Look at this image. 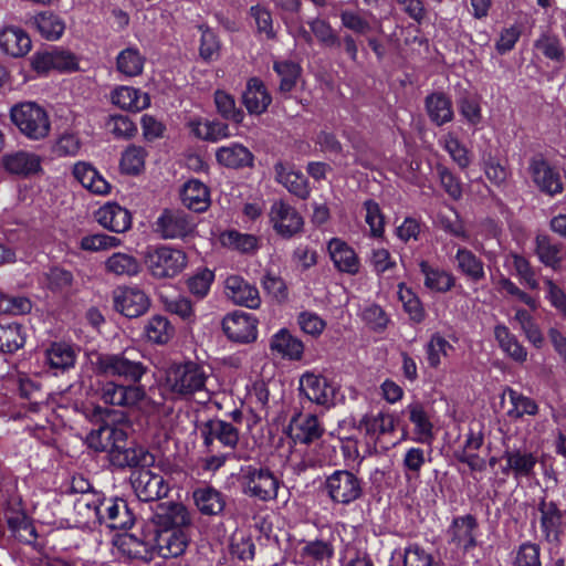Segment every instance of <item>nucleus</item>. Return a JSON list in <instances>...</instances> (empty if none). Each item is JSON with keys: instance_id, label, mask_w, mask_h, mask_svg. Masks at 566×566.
<instances>
[{"instance_id": "obj_1", "label": "nucleus", "mask_w": 566, "mask_h": 566, "mask_svg": "<svg viewBox=\"0 0 566 566\" xmlns=\"http://www.w3.org/2000/svg\"><path fill=\"white\" fill-rule=\"evenodd\" d=\"M139 357L140 354L135 348L96 355L92 364L97 375L130 382L129 385L105 382L99 389V398L104 403L133 409L140 407L147 399L146 389L139 382L149 368Z\"/></svg>"}, {"instance_id": "obj_2", "label": "nucleus", "mask_w": 566, "mask_h": 566, "mask_svg": "<svg viewBox=\"0 0 566 566\" xmlns=\"http://www.w3.org/2000/svg\"><path fill=\"white\" fill-rule=\"evenodd\" d=\"M130 431L128 421L104 423L87 436L88 447L98 452H107L112 461L119 467L149 465L154 459L143 448H127Z\"/></svg>"}, {"instance_id": "obj_3", "label": "nucleus", "mask_w": 566, "mask_h": 566, "mask_svg": "<svg viewBox=\"0 0 566 566\" xmlns=\"http://www.w3.org/2000/svg\"><path fill=\"white\" fill-rule=\"evenodd\" d=\"M210 374L205 366L186 361L172 364L165 374L164 387L174 397L181 399L195 398L205 403L211 399L212 391L208 388Z\"/></svg>"}, {"instance_id": "obj_4", "label": "nucleus", "mask_w": 566, "mask_h": 566, "mask_svg": "<svg viewBox=\"0 0 566 566\" xmlns=\"http://www.w3.org/2000/svg\"><path fill=\"white\" fill-rule=\"evenodd\" d=\"M0 505L11 535L22 544H35L38 533L18 491V479H9L1 485Z\"/></svg>"}, {"instance_id": "obj_5", "label": "nucleus", "mask_w": 566, "mask_h": 566, "mask_svg": "<svg viewBox=\"0 0 566 566\" xmlns=\"http://www.w3.org/2000/svg\"><path fill=\"white\" fill-rule=\"evenodd\" d=\"M358 430L366 440V453L369 455L384 453L396 446V442L390 439L396 430V420L389 412L379 411L363 416Z\"/></svg>"}, {"instance_id": "obj_6", "label": "nucleus", "mask_w": 566, "mask_h": 566, "mask_svg": "<svg viewBox=\"0 0 566 566\" xmlns=\"http://www.w3.org/2000/svg\"><path fill=\"white\" fill-rule=\"evenodd\" d=\"M10 117L20 133L31 140L44 139L50 134V116L46 109L35 102H21L13 105Z\"/></svg>"}, {"instance_id": "obj_7", "label": "nucleus", "mask_w": 566, "mask_h": 566, "mask_svg": "<svg viewBox=\"0 0 566 566\" xmlns=\"http://www.w3.org/2000/svg\"><path fill=\"white\" fill-rule=\"evenodd\" d=\"M527 174L534 187L544 196L554 198L565 190L566 175L563 168L542 153H536L528 159Z\"/></svg>"}, {"instance_id": "obj_8", "label": "nucleus", "mask_w": 566, "mask_h": 566, "mask_svg": "<svg viewBox=\"0 0 566 566\" xmlns=\"http://www.w3.org/2000/svg\"><path fill=\"white\" fill-rule=\"evenodd\" d=\"M241 484L245 495L271 502L277 497L283 481L269 468L250 464L241 469Z\"/></svg>"}, {"instance_id": "obj_9", "label": "nucleus", "mask_w": 566, "mask_h": 566, "mask_svg": "<svg viewBox=\"0 0 566 566\" xmlns=\"http://www.w3.org/2000/svg\"><path fill=\"white\" fill-rule=\"evenodd\" d=\"M323 490L334 504L349 505L364 494V482L354 472L335 470L325 478Z\"/></svg>"}, {"instance_id": "obj_10", "label": "nucleus", "mask_w": 566, "mask_h": 566, "mask_svg": "<svg viewBox=\"0 0 566 566\" xmlns=\"http://www.w3.org/2000/svg\"><path fill=\"white\" fill-rule=\"evenodd\" d=\"M145 262L154 277H175L186 268L187 255L180 249L160 245L147 252Z\"/></svg>"}, {"instance_id": "obj_11", "label": "nucleus", "mask_w": 566, "mask_h": 566, "mask_svg": "<svg viewBox=\"0 0 566 566\" xmlns=\"http://www.w3.org/2000/svg\"><path fill=\"white\" fill-rule=\"evenodd\" d=\"M539 530L543 541L559 546L566 533V510H562L556 501L541 497L537 503Z\"/></svg>"}, {"instance_id": "obj_12", "label": "nucleus", "mask_w": 566, "mask_h": 566, "mask_svg": "<svg viewBox=\"0 0 566 566\" xmlns=\"http://www.w3.org/2000/svg\"><path fill=\"white\" fill-rule=\"evenodd\" d=\"M298 390L302 401L328 409L335 405L338 387L321 374L306 371L300 377Z\"/></svg>"}, {"instance_id": "obj_13", "label": "nucleus", "mask_w": 566, "mask_h": 566, "mask_svg": "<svg viewBox=\"0 0 566 566\" xmlns=\"http://www.w3.org/2000/svg\"><path fill=\"white\" fill-rule=\"evenodd\" d=\"M195 229V218L182 209H164L154 223V232L163 240H184Z\"/></svg>"}, {"instance_id": "obj_14", "label": "nucleus", "mask_w": 566, "mask_h": 566, "mask_svg": "<svg viewBox=\"0 0 566 566\" xmlns=\"http://www.w3.org/2000/svg\"><path fill=\"white\" fill-rule=\"evenodd\" d=\"M269 221L275 233L291 239L302 232L303 218L297 210L284 200H274L269 210Z\"/></svg>"}, {"instance_id": "obj_15", "label": "nucleus", "mask_w": 566, "mask_h": 566, "mask_svg": "<svg viewBox=\"0 0 566 566\" xmlns=\"http://www.w3.org/2000/svg\"><path fill=\"white\" fill-rule=\"evenodd\" d=\"M258 318L248 312L235 310L222 319V331L234 343L250 344L258 338Z\"/></svg>"}, {"instance_id": "obj_16", "label": "nucleus", "mask_w": 566, "mask_h": 566, "mask_svg": "<svg viewBox=\"0 0 566 566\" xmlns=\"http://www.w3.org/2000/svg\"><path fill=\"white\" fill-rule=\"evenodd\" d=\"M115 310L128 318L144 315L149 306L148 295L137 286H118L113 292Z\"/></svg>"}, {"instance_id": "obj_17", "label": "nucleus", "mask_w": 566, "mask_h": 566, "mask_svg": "<svg viewBox=\"0 0 566 566\" xmlns=\"http://www.w3.org/2000/svg\"><path fill=\"white\" fill-rule=\"evenodd\" d=\"M156 531L189 530L192 518L188 509L178 502H164L156 505L151 516Z\"/></svg>"}, {"instance_id": "obj_18", "label": "nucleus", "mask_w": 566, "mask_h": 566, "mask_svg": "<svg viewBox=\"0 0 566 566\" xmlns=\"http://www.w3.org/2000/svg\"><path fill=\"white\" fill-rule=\"evenodd\" d=\"M502 460L505 461V465L502 467L501 472L504 475H512L515 481L520 482L535 475L538 457L536 452L527 449L513 448L503 452Z\"/></svg>"}, {"instance_id": "obj_19", "label": "nucleus", "mask_w": 566, "mask_h": 566, "mask_svg": "<svg viewBox=\"0 0 566 566\" xmlns=\"http://www.w3.org/2000/svg\"><path fill=\"white\" fill-rule=\"evenodd\" d=\"M203 444L210 452L217 450L216 443L231 451L235 449L239 442V430L232 423L212 419L205 423L200 430Z\"/></svg>"}, {"instance_id": "obj_20", "label": "nucleus", "mask_w": 566, "mask_h": 566, "mask_svg": "<svg viewBox=\"0 0 566 566\" xmlns=\"http://www.w3.org/2000/svg\"><path fill=\"white\" fill-rule=\"evenodd\" d=\"M145 467L146 465L140 467L142 469L134 474L132 481L138 499L144 502H149L166 496L169 492V485L164 476L153 473Z\"/></svg>"}, {"instance_id": "obj_21", "label": "nucleus", "mask_w": 566, "mask_h": 566, "mask_svg": "<svg viewBox=\"0 0 566 566\" xmlns=\"http://www.w3.org/2000/svg\"><path fill=\"white\" fill-rule=\"evenodd\" d=\"M224 293L240 306L255 310L261 304L259 290L240 275H230L226 279Z\"/></svg>"}, {"instance_id": "obj_22", "label": "nucleus", "mask_w": 566, "mask_h": 566, "mask_svg": "<svg viewBox=\"0 0 566 566\" xmlns=\"http://www.w3.org/2000/svg\"><path fill=\"white\" fill-rule=\"evenodd\" d=\"M275 180L282 185L290 193L306 199L310 196L311 188L305 175L297 170L291 163L277 161L274 167Z\"/></svg>"}, {"instance_id": "obj_23", "label": "nucleus", "mask_w": 566, "mask_h": 566, "mask_svg": "<svg viewBox=\"0 0 566 566\" xmlns=\"http://www.w3.org/2000/svg\"><path fill=\"white\" fill-rule=\"evenodd\" d=\"M188 530L156 531L154 538L155 548L163 558H172L182 555L189 544Z\"/></svg>"}, {"instance_id": "obj_24", "label": "nucleus", "mask_w": 566, "mask_h": 566, "mask_svg": "<svg viewBox=\"0 0 566 566\" xmlns=\"http://www.w3.org/2000/svg\"><path fill=\"white\" fill-rule=\"evenodd\" d=\"M95 219L104 229L115 233H124L132 227L130 212L113 201L99 207L95 212Z\"/></svg>"}, {"instance_id": "obj_25", "label": "nucleus", "mask_w": 566, "mask_h": 566, "mask_svg": "<svg viewBox=\"0 0 566 566\" xmlns=\"http://www.w3.org/2000/svg\"><path fill=\"white\" fill-rule=\"evenodd\" d=\"M327 251L335 269L342 273L356 275L360 270V260L355 250L345 241L333 238Z\"/></svg>"}, {"instance_id": "obj_26", "label": "nucleus", "mask_w": 566, "mask_h": 566, "mask_svg": "<svg viewBox=\"0 0 566 566\" xmlns=\"http://www.w3.org/2000/svg\"><path fill=\"white\" fill-rule=\"evenodd\" d=\"M324 431V427L315 415H296L289 426V434L295 443H313L321 439Z\"/></svg>"}, {"instance_id": "obj_27", "label": "nucleus", "mask_w": 566, "mask_h": 566, "mask_svg": "<svg viewBox=\"0 0 566 566\" xmlns=\"http://www.w3.org/2000/svg\"><path fill=\"white\" fill-rule=\"evenodd\" d=\"M409 421L413 424L412 440L418 443L431 444L433 424L428 408L420 401H413L406 407Z\"/></svg>"}, {"instance_id": "obj_28", "label": "nucleus", "mask_w": 566, "mask_h": 566, "mask_svg": "<svg viewBox=\"0 0 566 566\" xmlns=\"http://www.w3.org/2000/svg\"><path fill=\"white\" fill-rule=\"evenodd\" d=\"M72 172L74 178L93 195L106 196L111 192L109 182L92 164L77 161Z\"/></svg>"}, {"instance_id": "obj_29", "label": "nucleus", "mask_w": 566, "mask_h": 566, "mask_svg": "<svg viewBox=\"0 0 566 566\" xmlns=\"http://www.w3.org/2000/svg\"><path fill=\"white\" fill-rule=\"evenodd\" d=\"M98 523H104L111 528L127 530L134 524V521L124 500L105 499Z\"/></svg>"}, {"instance_id": "obj_30", "label": "nucleus", "mask_w": 566, "mask_h": 566, "mask_svg": "<svg viewBox=\"0 0 566 566\" xmlns=\"http://www.w3.org/2000/svg\"><path fill=\"white\" fill-rule=\"evenodd\" d=\"M29 34L18 27H7L0 31V50L12 57L24 56L31 50Z\"/></svg>"}, {"instance_id": "obj_31", "label": "nucleus", "mask_w": 566, "mask_h": 566, "mask_svg": "<svg viewBox=\"0 0 566 566\" xmlns=\"http://www.w3.org/2000/svg\"><path fill=\"white\" fill-rule=\"evenodd\" d=\"M111 101L124 111L140 112L150 104L149 95L133 86L119 85L111 92Z\"/></svg>"}, {"instance_id": "obj_32", "label": "nucleus", "mask_w": 566, "mask_h": 566, "mask_svg": "<svg viewBox=\"0 0 566 566\" xmlns=\"http://www.w3.org/2000/svg\"><path fill=\"white\" fill-rule=\"evenodd\" d=\"M216 159L219 165L227 168L239 169L253 164V154L240 143H230L216 150Z\"/></svg>"}, {"instance_id": "obj_33", "label": "nucleus", "mask_w": 566, "mask_h": 566, "mask_svg": "<svg viewBox=\"0 0 566 566\" xmlns=\"http://www.w3.org/2000/svg\"><path fill=\"white\" fill-rule=\"evenodd\" d=\"M180 198L185 207L196 212H202L210 205L208 187L198 179L188 180L180 191Z\"/></svg>"}, {"instance_id": "obj_34", "label": "nucleus", "mask_w": 566, "mask_h": 566, "mask_svg": "<svg viewBox=\"0 0 566 566\" xmlns=\"http://www.w3.org/2000/svg\"><path fill=\"white\" fill-rule=\"evenodd\" d=\"M272 102L265 85L256 77L250 78L243 93V103L250 114L260 115Z\"/></svg>"}, {"instance_id": "obj_35", "label": "nucleus", "mask_w": 566, "mask_h": 566, "mask_svg": "<svg viewBox=\"0 0 566 566\" xmlns=\"http://www.w3.org/2000/svg\"><path fill=\"white\" fill-rule=\"evenodd\" d=\"M76 353L67 343L55 342L45 349V363L55 374L74 367Z\"/></svg>"}, {"instance_id": "obj_36", "label": "nucleus", "mask_w": 566, "mask_h": 566, "mask_svg": "<svg viewBox=\"0 0 566 566\" xmlns=\"http://www.w3.org/2000/svg\"><path fill=\"white\" fill-rule=\"evenodd\" d=\"M193 501L203 515H219L226 506L224 495L212 486H201L193 491Z\"/></svg>"}, {"instance_id": "obj_37", "label": "nucleus", "mask_w": 566, "mask_h": 566, "mask_svg": "<svg viewBox=\"0 0 566 566\" xmlns=\"http://www.w3.org/2000/svg\"><path fill=\"white\" fill-rule=\"evenodd\" d=\"M494 337L502 352L512 360L523 364L527 359V350L520 343L517 337L504 324H497L494 327Z\"/></svg>"}, {"instance_id": "obj_38", "label": "nucleus", "mask_w": 566, "mask_h": 566, "mask_svg": "<svg viewBox=\"0 0 566 566\" xmlns=\"http://www.w3.org/2000/svg\"><path fill=\"white\" fill-rule=\"evenodd\" d=\"M146 59L138 48L128 46L116 56V71L124 78H133L139 76L145 66Z\"/></svg>"}, {"instance_id": "obj_39", "label": "nucleus", "mask_w": 566, "mask_h": 566, "mask_svg": "<svg viewBox=\"0 0 566 566\" xmlns=\"http://www.w3.org/2000/svg\"><path fill=\"white\" fill-rule=\"evenodd\" d=\"M3 166L11 174L28 176L41 169V160L35 154L20 150L6 155Z\"/></svg>"}, {"instance_id": "obj_40", "label": "nucleus", "mask_w": 566, "mask_h": 566, "mask_svg": "<svg viewBox=\"0 0 566 566\" xmlns=\"http://www.w3.org/2000/svg\"><path fill=\"white\" fill-rule=\"evenodd\" d=\"M563 244L554 242L547 234H537L535 238V253L538 260L547 268L558 270L562 265Z\"/></svg>"}, {"instance_id": "obj_41", "label": "nucleus", "mask_w": 566, "mask_h": 566, "mask_svg": "<svg viewBox=\"0 0 566 566\" xmlns=\"http://www.w3.org/2000/svg\"><path fill=\"white\" fill-rule=\"evenodd\" d=\"M270 348L271 350L280 354L282 357L297 360L303 355L304 345L297 337L293 336L289 331L280 329L272 336L270 342Z\"/></svg>"}, {"instance_id": "obj_42", "label": "nucleus", "mask_w": 566, "mask_h": 566, "mask_svg": "<svg viewBox=\"0 0 566 566\" xmlns=\"http://www.w3.org/2000/svg\"><path fill=\"white\" fill-rule=\"evenodd\" d=\"M297 556L302 564L315 566L333 556V547L325 541H304L297 547Z\"/></svg>"}, {"instance_id": "obj_43", "label": "nucleus", "mask_w": 566, "mask_h": 566, "mask_svg": "<svg viewBox=\"0 0 566 566\" xmlns=\"http://www.w3.org/2000/svg\"><path fill=\"white\" fill-rule=\"evenodd\" d=\"M33 25L40 35L49 41L59 40L65 31V22L51 11H44L33 18Z\"/></svg>"}, {"instance_id": "obj_44", "label": "nucleus", "mask_w": 566, "mask_h": 566, "mask_svg": "<svg viewBox=\"0 0 566 566\" xmlns=\"http://www.w3.org/2000/svg\"><path fill=\"white\" fill-rule=\"evenodd\" d=\"M220 242L224 248L243 254L254 253L259 250V239L254 234L242 233L238 230H227L220 234Z\"/></svg>"}, {"instance_id": "obj_45", "label": "nucleus", "mask_w": 566, "mask_h": 566, "mask_svg": "<svg viewBox=\"0 0 566 566\" xmlns=\"http://www.w3.org/2000/svg\"><path fill=\"white\" fill-rule=\"evenodd\" d=\"M483 442L484 437L481 430L475 433L471 428L462 447V463H467L474 471H482L486 467L485 458L474 453L483 447Z\"/></svg>"}, {"instance_id": "obj_46", "label": "nucleus", "mask_w": 566, "mask_h": 566, "mask_svg": "<svg viewBox=\"0 0 566 566\" xmlns=\"http://www.w3.org/2000/svg\"><path fill=\"white\" fill-rule=\"evenodd\" d=\"M189 126L193 135L201 139L213 143L230 135L229 126L221 122H210L195 118L190 120Z\"/></svg>"}, {"instance_id": "obj_47", "label": "nucleus", "mask_w": 566, "mask_h": 566, "mask_svg": "<svg viewBox=\"0 0 566 566\" xmlns=\"http://www.w3.org/2000/svg\"><path fill=\"white\" fill-rule=\"evenodd\" d=\"M144 332L149 342L161 345L171 339L175 328L166 316L155 315L148 319Z\"/></svg>"}, {"instance_id": "obj_48", "label": "nucleus", "mask_w": 566, "mask_h": 566, "mask_svg": "<svg viewBox=\"0 0 566 566\" xmlns=\"http://www.w3.org/2000/svg\"><path fill=\"white\" fill-rule=\"evenodd\" d=\"M105 269L117 276H133L139 272V262L132 254L115 252L105 261Z\"/></svg>"}, {"instance_id": "obj_49", "label": "nucleus", "mask_w": 566, "mask_h": 566, "mask_svg": "<svg viewBox=\"0 0 566 566\" xmlns=\"http://www.w3.org/2000/svg\"><path fill=\"white\" fill-rule=\"evenodd\" d=\"M420 271L424 276V285L434 292H447L454 284V277L448 272L431 266L428 262L420 263Z\"/></svg>"}, {"instance_id": "obj_50", "label": "nucleus", "mask_w": 566, "mask_h": 566, "mask_svg": "<svg viewBox=\"0 0 566 566\" xmlns=\"http://www.w3.org/2000/svg\"><path fill=\"white\" fill-rule=\"evenodd\" d=\"M507 395L512 405V409L507 412L511 418L521 419L524 416H536L538 413L539 407L533 398L512 388L507 389Z\"/></svg>"}, {"instance_id": "obj_51", "label": "nucleus", "mask_w": 566, "mask_h": 566, "mask_svg": "<svg viewBox=\"0 0 566 566\" xmlns=\"http://www.w3.org/2000/svg\"><path fill=\"white\" fill-rule=\"evenodd\" d=\"M104 501L105 499L96 493H85L75 501L74 507L87 522L95 523L102 516Z\"/></svg>"}, {"instance_id": "obj_52", "label": "nucleus", "mask_w": 566, "mask_h": 566, "mask_svg": "<svg viewBox=\"0 0 566 566\" xmlns=\"http://www.w3.org/2000/svg\"><path fill=\"white\" fill-rule=\"evenodd\" d=\"M24 343L25 335L20 324H0V352L13 353L21 348Z\"/></svg>"}, {"instance_id": "obj_53", "label": "nucleus", "mask_w": 566, "mask_h": 566, "mask_svg": "<svg viewBox=\"0 0 566 566\" xmlns=\"http://www.w3.org/2000/svg\"><path fill=\"white\" fill-rule=\"evenodd\" d=\"M429 117L437 125H442L452 118L450 101L443 94H432L426 99Z\"/></svg>"}, {"instance_id": "obj_54", "label": "nucleus", "mask_w": 566, "mask_h": 566, "mask_svg": "<svg viewBox=\"0 0 566 566\" xmlns=\"http://www.w3.org/2000/svg\"><path fill=\"white\" fill-rule=\"evenodd\" d=\"M436 226L450 237H460V214L455 207L443 203L437 213Z\"/></svg>"}, {"instance_id": "obj_55", "label": "nucleus", "mask_w": 566, "mask_h": 566, "mask_svg": "<svg viewBox=\"0 0 566 566\" xmlns=\"http://www.w3.org/2000/svg\"><path fill=\"white\" fill-rule=\"evenodd\" d=\"M201 32L199 55L206 62L216 61L220 55V40L218 35L206 24L198 25Z\"/></svg>"}, {"instance_id": "obj_56", "label": "nucleus", "mask_w": 566, "mask_h": 566, "mask_svg": "<svg viewBox=\"0 0 566 566\" xmlns=\"http://www.w3.org/2000/svg\"><path fill=\"white\" fill-rule=\"evenodd\" d=\"M398 298L411 321L420 323L424 319V310L417 295L405 283L398 284Z\"/></svg>"}, {"instance_id": "obj_57", "label": "nucleus", "mask_w": 566, "mask_h": 566, "mask_svg": "<svg viewBox=\"0 0 566 566\" xmlns=\"http://www.w3.org/2000/svg\"><path fill=\"white\" fill-rule=\"evenodd\" d=\"M427 462V452L422 448L411 447L402 457V470L408 480L417 479Z\"/></svg>"}, {"instance_id": "obj_58", "label": "nucleus", "mask_w": 566, "mask_h": 566, "mask_svg": "<svg viewBox=\"0 0 566 566\" xmlns=\"http://www.w3.org/2000/svg\"><path fill=\"white\" fill-rule=\"evenodd\" d=\"M273 69L281 78L280 91L290 93L295 87L296 80L300 76V65L293 61L284 60L274 62Z\"/></svg>"}, {"instance_id": "obj_59", "label": "nucleus", "mask_w": 566, "mask_h": 566, "mask_svg": "<svg viewBox=\"0 0 566 566\" xmlns=\"http://www.w3.org/2000/svg\"><path fill=\"white\" fill-rule=\"evenodd\" d=\"M541 545L532 541L521 543L513 558V566H543L541 559Z\"/></svg>"}, {"instance_id": "obj_60", "label": "nucleus", "mask_w": 566, "mask_h": 566, "mask_svg": "<svg viewBox=\"0 0 566 566\" xmlns=\"http://www.w3.org/2000/svg\"><path fill=\"white\" fill-rule=\"evenodd\" d=\"M454 348L441 335L434 334L426 346L427 360L430 367L437 368L441 364V358L449 356Z\"/></svg>"}, {"instance_id": "obj_61", "label": "nucleus", "mask_w": 566, "mask_h": 566, "mask_svg": "<svg viewBox=\"0 0 566 566\" xmlns=\"http://www.w3.org/2000/svg\"><path fill=\"white\" fill-rule=\"evenodd\" d=\"M146 150L142 146L132 145L122 155L120 168L129 175H137L145 165Z\"/></svg>"}, {"instance_id": "obj_62", "label": "nucleus", "mask_w": 566, "mask_h": 566, "mask_svg": "<svg viewBox=\"0 0 566 566\" xmlns=\"http://www.w3.org/2000/svg\"><path fill=\"white\" fill-rule=\"evenodd\" d=\"M120 243L122 240L117 237L95 233L83 237L80 241V248L88 252H99L116 248L120 245Z\"/></svg>"}, {"instance_id": "obj_63", "label": "nucleus", "mask_w": 566, "mask_h": 566, "mask_svg": "<svg viewBox=\"0 0 566 566\" xmlns=\"http://www.w3.org/2000/svg\"><path fill=\"white\" fill-rule=\"evenodd\" d=\"M214 103L219 114L223 118L237 124L243 120L244 113L235 107V102L230 94L223 91H217L214 93Z\"/></svg>"}, {"instance_id": "obj_64", "label": "nucleus", "mask_w": 566, "mask_h": 566, "mask_svg": "<svg viewBox=\"0 0 566 566\" xmlns=\"http://www.w3.org/2000/svg\"><path fill=\"white\" fill-rule=\"evenodd\" d=\"M364 209L366 210L365 221L369 226L371 237H382L385 231V218L379 205L374 200H366L364 202Z\"/></svg>"}]
</instances>
